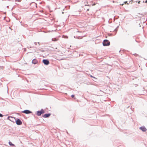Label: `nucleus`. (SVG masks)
Segmentation results:
<instances>
[{
  "label": "nucleus",
  "mask_w": 147,
  "mask_h": 147,
  "mask_svg": "<svg viewBox=\"0 0 147 147\" xmlns=\"http://www.w3.org/2000/svg\"><path fill=\"white\" fill-rule=\"evenodd\" d=\"M9 144L10 145V146H14V145L12 144L11 143V142H9Z\"/></svg>",
  "instance_id": "obj_9"
},
{
  "label": "nucleus",
  "mask_w": 147,
  "mask_h": 147,
  "mask_svg": "<svg viewBox=\"0 0 147 147\" xmlns=\"http://www.w3.org/2000/svg\"><path fill=\"white\" fill-rule=\"evenodd\" d=\"M37 62L38 61L37 60L35 59H34L33 60H32V63L34 64H36L37 63Z\"/></svg>",
  "instance_id": "obj_8"
},
{
  "label": "nucleus",
  "mask_w": 147,
  "mask_h": 147,
  "mask_svg": "<svg viewBox=\"0 0 147 147\" xmlns=\"http://www.w3.org/2000/svg\"><path fill=\"white\" fill-rule=\"evenodd\" d=\"M127 1H125L124 2V3H125V4H126L127 3Z\"/></svg>",
  "instance_id": "obj_12"
},
{
  "label": "nucleus",
  "mask_w": 147,
  "mask_h": 147,
  "mask_svg": "<svg viewBox=\"0 0 147 147\" xmlns=\"http://www.w3.org/2000/svg\"><path fill=\"white\" fill-rule=\"evenodd\" d=\"M145 2L147 3V0H146L145 1Z\"/></svg>",
  "instance_id": "obj_15"
},
{
  "label": "nucleus",
  "mask_w": 147,
  "mask_h": 147,
  "mask_svg": "<svg viewBox=\"0 0 147 147\" xmlns=\"http://www.w3.org/2000/svg\"><path fill=\"white\" fill-rule=\"evenodd\" d=\"M74 95H71V97L72 98H73V97H74Z\"/></svg>",
  "instance_id": "obj_11"
},
{
  "label": "nucleus",
  "mask_w": 147,
  "mask_h": 147,
  "mask_svg": "<svg viewBox=\"0 0 147 147\" xmlns=\"http://www.w3.org/2000/svg\"><path fill=\"white\" fill-rule=\"evenodd\" d=\"M140 129L143 131H146L147 130L146 129L144 126L140 127Z\"/></svg>",
  "instance_id": "obj_5"
},
{
  "label": "nucleus",
  "mask_w": 147,
  "mask_h": 147,
  "mask_svg": "<svg viewBox=\"0 0 147 147\" xmlns=\"http://www.w3.org/2000/svg\"><path fill=\"white\" fill-rule=\"evenodd\" d=\"M44 113V111L42 109L40 111H38L36 112V114L38 116H40L41 114Z\"/></svg>",
  "instance_id": "obj_2"
},
{
  "label": "nucleus",
  "mask_w": 147,
  "mask_h": 147,
  "mask_svg": "<svg viewBox=\"0 0 147 147\" xmlns=\"http://www.w3.org/2000/svg\"><path fill=\"white\" fill-rule=\"evenodd\" d=\"M16 123L18 125H21L22 124V122L19 119H17L16 120Z\"/></svg>",
  "instance_id": "obj_3"
},
{
  "label": "nucleus",
  "mask_w": 147,
  "mask_h": 147,
  "mask_svg": "<svg viewBox=\"0 0 147 147\" xmlns=\"http://www.w3.org/2000/svg\"><path fill=\"white\" fill-rule=\"evenodd\" d=\"M22 112L24 113H25L27 114H29V113H31V112L30 111L28 110H24V111H22Z\"/></svg>",
  "instance_id": "obj_6"
},
{
  "label": "nucleus",
  "mask_w": 147,
  "mask_h": 147,
  "mask_svg": "<svg viewBox=\"0 0 147 147\" xmlns=\"http://www.w3.org/2000/svg\"><path fill=\"white\" fill-rule=\"evenodd\" d=\"M90 76L91 77H93V78L94 77L93 76H92L91 75Z\"/></svg>",
  "instance_id": "obj_14"
},
{
  "label": "nucleus",
  "mask_w": 147,
  "mask_h": 147,
  "mask_svg": "<svg viewBox=\"0 0 147 147\" xmlns=\"http://www.w3.org/2000/svg\"><path fill=\"white\" fill-rule=\"evenodd\" d=\"M140 1H139L138 2V3H140Z\"/></svg>",
  "instance_id": "obj_13"
},
{
  "label": "nucleus",
  "mask_w": 147,
  "mask_h": 147,
  "mask_svg": "<svg viewBox=\"0 0 147 147\" xmlns=\"http://www.w3.org/2000/svg\"><path fill=\"white\" fill-rule=\"evenodd\" d=\"M102 44L104 46H108L110 45L109 41L107 40H104Z\"/></svg>",
  "instance_id": "obj_1"
},
{
  "label": "nucleus",
  "mask_w": 147,
  "mask_h": 147,
  "mask_svg": "<svg viewBox=\"0 0 147 147\" xmlns=\"http://www.w3.org/2000/svg\"><path fill=\"white\" fill-rule=\"evenodd\" d=\"M42 62L46 65H48L49 63V61L47 60L44 59L43 60Z\"/></svg>",
  "instance_id": "obj_4"
},
{
  "label": "nucleus",
  "mask_w": 147,
  "mask_h": 147,
  "mask_svg": "<svg viewBox=\"0 0 147 147\" xmlns=\"http://www.w3.org/2000/svg\"><path fill=\"white\" fill-rule=\"evenodd\" d=\"M3 117V115L0 113V117Z\"/></svg>",
  "instance_id": "obj_10"
},
{
  "label": "nucleus",
  "mask_w": 147,
  "mask_h": 147,
  "mask_svg": "<svg viewBox=\"0 0 147 147\" xmlns=\"http://www.w3.org/2000/svg\"><path fill=\"white\" fill-rule=\"evenodd\" d=\"M123 5V4H121V5Z\"/></svg>",
  "instance_id": "obj_16"
},
{
  "label": "nucleus",
  "mask_w": 147,
  "mask_h": 147,
  "mask_svg": "<svg viewBox=\"0 0 147 147\" xmlns=\"http://www.w3.org/2000/svg\"><path fill=\"white\" fill-rule=\"evenodd\" d=\"M51 114H46L44 115L43 116V117L44 118H47L49 117L51 115Z\"/></svg>",
  "instance_id": "obj_7"
}]
</instances>
